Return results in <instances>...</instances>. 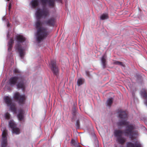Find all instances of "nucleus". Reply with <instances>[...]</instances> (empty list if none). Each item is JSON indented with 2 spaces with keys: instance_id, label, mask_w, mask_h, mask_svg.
Here are the masks:
<instances>
[{
  "instance_id": "f257e3e1",
  "label": "nucleus",
  "mask_w": 147,
  "mask_h": 147,
  "mask_svg": "<svg viewBox=\"0 0 147 147\" xmlns=\"http://www.w3.org/2000/svg\"><path fill=\"white\" fill-rule=\"evenodd\" d=\"M49 15V11L46 9H37L35 15L37 21L35 24V27L37 31L36 34V41L38 43L45 39L48 34L47 29L44 27H41L42 24L40 20L42 17L46 18Z\"/></svg>"
},
{
  "instance_id": "f03ea898",
  "label": "nucleus",
  "mask_w": 147,
  "mask_h": 147,
  "mask_svg": "<svg viewBox=\"0 0 147 147\" xmlns=\"http://www.w3.org/2000/svg\"><path fill=\"white\" fill-rule=\"evenodd\" d=\"M118 113L119 117L121 119V120L118 123V125L119 126L122 125L126 126V129L124 131L125 134L129 136V137L132 139L136 138L138 134V132L137 131L135 130L136 127L134 125L130 124L125 120V119L127 117L126 112L120 110Z\"/></svg>"
},
{
  "instance_id": "7ed1b4c3",
  "label": "nucleus",
  "mask_w": 147,
  "mask_h": 147,
  "mask_svg": "<svg viewBox=\"0 0 147 147\" xmlns=\"http://www.w3.org/2000/svg\"><path fill=\"white\" fill-rule=\"evenodd\" d=\"M24 79L20 75H17L16 76L11 77L9 80V84L11 86H13L16 84L18 88L24 89Z\"/></svg>"
},
{
  "instance_id": "20e7f679",
  "label": "nucleus",
  "mask_w": 147,
  "mask_h": 147,
  "mask_svg": "<svg viewBox=\"0 0 147 147\" xmlns=\"http://www.w3.org/2000/svg\"><path fill=\"white\" fill-rule=\"evenodd\" d=\"M16 39L18 44L16 45L15 48L16 50H18L21 59H22L23 56L25 54L24 52L25 49L22 48L20 44V43L22 42L25 41V38L22 35H19L17 36Z\"/></svg>"
},
{
  "instance_id": "39448f33",
  "label": "nucleus",
  "mask_w": 147,
  "mask_h": 147,
  "mask_svg": "<svg viewBox=\"0 0 147 147\" xmlns=\"http://www.w3.org/2000/svg\"><path fill=\"white\" fill-rule=\"evenodd\" d=\"M123 132L120 130L116 129L114 132V134L116 138V141L120 144L124 143L126 141V139L123 136Z\"/></svg>"
},
{
  "instance_id": "423d86ee",
  "label": "nucleus",
  "mask_w": 147,
  "mask_h": 147,
  "mask_svg": "<svg viewBox=\"0 0 147 147\" xmlns=\"http://www.w3.org/2000/svg\"><path fill=\"white\" fill-rule=\"evenodd\" d=\"M3 98L5 102L8 107H9L11 111L13 113H16V109L15 105L12 102L11 97L9 96H6L4 97Z\"/></svg>"
},
{
  "instance_id": "0eeeda50",
  "label": "nucleus",
  "mask_w": 147,
  "mask_h": 147,
  "mask_svg": "<svg viewBox=\"0 0 147 147\" xmlns=\"http://www.w3.org/2000/svg\"><path fill=\"white\" fill-rule=\"evenodd\" d=\"M2 133V141L1 142V147H9L7 145V131L5 128H3L1 129Z\"/></svg>"
},
{
  "instance_id": "6e6552de",
  "label": "nucleus",
  "mask_w": 147,
  "mask_h": 147,
  "mask_svg": "<svg viewBox=\"0 0 147 147\" xmlns=\"http://www.w3.org/2000/svg\"><path fill=\"white\" fill-rule=\"evenodd\" d=\"M9 125L10 127L12 129L13 133H15L16 134H20V130L19 128L16 127V125L13 121L10 120L9 121Z\"/></svg>"
},
{
  "instance_id": "1a4fd4ad",
  "label": "nucleus",
  "mask_w": 147,
  "mask_h": 147,
  "mask_svg": "<svg viewBox=\"0 0 147 147\" xmlns=\"http://www.w3.org/2000/svg\"><path fill=\"white\" fill-rule=\"evenodd\" d=\"M13 97L15 99L18 101L20 104H23L25 99L24 95H21L18 92H17L14 94Z\"/></svg>"
},
{
  "instance_id": "9d476101",
  "label": "nucleus",
  "mask_w": 147,
  "mask_h": 147,
  "mask_svg": "<svg viewBox=\"0 0 147 147\" xmlns=\"http://www.w3.org/2000/svg\"><path fill=\"white\" fill-rule=\"evenodd\" d=\"M49 65L53 73L56 75H57L58 71V69L56 66L55 61L53 60H51Z\"/></svg>"
},
{
  "instance_id": "9b49d317",
  "label": "nucleus",
  "mask_w": 147,
  "mask_h": 147,
  "mask_svg": "<svg viewBox=\"0 0 147 147\" xmlns=\"http://www.w3.org/2000/svg\"><path fill=\"white\" fill-rule=\"evenodd\" d=\"M42 5L45 6L47 3L50 7H53L55 4V0H40Z\"/></svg>"
},
{
  "instance_id": "f8f14e48",
  "label": "nucleus",
  "mask_w": 147,
  "mask_h": 147,
  "mask_svg": "<svg viewBox=\"0 0 147 147\" xmlns=\"http://www.w3.org/2000/svg\"><path fill=\"white\" fill-rule=\"evenodd\" d=\"M44 23L49 26H53L55 23V19L54 17L51 18L45 21Z\"/></svg>"
},
{
  "instance_id": "ddd939ff",
  "label": "nucleus",
  "mask_w": 147,
  "mask_h": 147,
  "mask_svg": "<svg viewBox=\"0 0 147 147\" xmlns=\"http://www.w3.org/2000/svg\"><path fill=\"white\" fill-rule=\"evenodd\" d=\"M127 147H142L140 142L136 141L134 143L128 142L127 144Z\"/></svg>"
},
{
  "instance_id": "4468645a",
  "label": "nucleus",
  "mask_w": 147,
  "mask_h": 147,
  "mask_svg": "<svg viewBox=\"0 0 147 147\" xmlns=\"http://www.w3.org/2000/svg\"><path fill=\"white\" fill-rule=\"evenodd\" d=\"M24 113L25 112L23 109H21L19 111V113L17 116L19 120L20 121H24Z\"/></svg>"
},
{
  "instance_id": "2eb2a0df",
  "label": "nucleus",
  "mask_w": 147,
  "mask_h": 147,
  "mask_svg": "<svg viewBox=\"0 0 147 147\" xmlns=\"http://www.w3.org/2000/svg\"><path fill=\"white\" fill-rule=\"evenodd\" d=\"M107 58V56L105 55L102 56L101 58V64L103 68H105L106 67V60Z\"/></svg>"
},
{
  "instance_id": "dca6fc26",
  "label": "nucleus",
  "mask_w": 147,
  "mask_h": 147,
  "mask_svg": "<svg viewBox=\"0 0 147 147\" xmlns=\"http://www.w3.org/2000/svg\"><path fill=\"white\" fill-rule=\"evenodd\" d=\"M38 5V2L37 0H32L30 3V5L32 8H34Z\"/></svg>"
},
{
  "instance_id": "f3484780",
  "label": "nucleus",
  "mask_w": 147,
  "mask_h": 147,
  "mask_svg": "<svg viewBox=\"0 0 147 147\" xmlns=\"http://www.w3.org/2000/svg\"><path fill=\"white\" fill-rule=\"evenodd\" d=\"M141 95L146 99L145 101V104L147 106V92L145 90L141 92Z\"/></svg>"
},
{
  "instance_id": "a211bd4d",
  "label": "nucleus",
  "mask_w": 147,
  "mask_h": 147,
  "mask_svg": "<svg viewBox=\"0 0 147 147\" xmlns=\"http://www.w3.org/2000/svg\"><path fill=\"white\" fill-rule=\"evenodd\" d=\"M13 43V40L12 39H11L9 42L8 44V51L9 52H10L11 50L12 47V44Z\"/></svg>"
},
{
  "instance_id": "6ab92c4d",
  "label": "nucleus",
  "mask_w": 147,
  "mask_h": 147,
  "mask_svg": "<svg viewBox=\"0 0 147 147\" xmlns=\"http://www.w3.org/2000/svg\"><path fill=\"white\" fill-rule=\"evenodd\" d=\"M84 82V80L83 78H81L78 79L77 82V85L78 86L82 85Z\"/></svg>"
},
{
  "instance_id": "aec40b11",
  "label": "nucleus",
  "mask_w": 147,
  "mask_h": 147,
  "mask_svg": "<svg viewBox=\"0 0 147 147\" xmlns=\"http://www.w3.org/2000/svg\"><path fill=\"white\" fill-rule=\"evenodd\" d=\"M71 143L72 145L75 147H79V143L77 142L76 140H75L73 139L71 141Z\"/></svg>"
},
{
  "instance_id": "412c9836",
  "label": "nucleus",
  "mask_w": 147,
  "mask_h": 147,
  "mask_svg": "<svg viewBox=\"0 0 147 147\" xmlns=\"http://www.w3.org/2000/svg\"><path fill=\"white\" fill-rule=\"evenodd\" d=\"M108 14L106 13H104L101 15L100 19L101 20H103L108 19Z\"/></svg>"
},
{
  "instance_id": "4be33fe9",
  "label": "nucleus",
  "mask_w": 147,
  "mask_h": 147,
  "mask_svg": "<svg viewBox=\"0 0 147 147\" xmlns=\"http://www.w3.org/2000/svg\"><path fill=\"white\" fill-rule=\"evenodd\" d=\"M113 102V99L112 98H109L108 99L107 102V106L110 107L111 105Z\"/></svg>"
},
{
  "instance_id": "5701e85b",
  "label": "nucleus",
  "mask_w": 147,
  "mask_h": 147,
  "mask_svg": "<svg viewBox=\"0 0 147 147\" xmlns=\"http://www.w3.org/2000/svg\"><path fill=\"white\" fill-rule=\"evenodd\" d=\"M113 64L115 65H120L122 66H124V65L122 62L118 61H115L113 62Z\"/></svg>"
},
{
  "instance_id": "b1692460",
  "label": "nucleus",
  "mask_w": 147,
  "mask_h": 147,
  "mask_svg": "<svg viewBox=\"0 0 147 147\" xmlns=\"http://www.w3.org/2000/svg\"><path fill=\"white\" fill-rule=\"evenodd\" d=\"M5 117L6 119H9L10 118V115L8 113H6L5 115Z\"/></svg>"
},
{
  "instance_id": "393cba45",
  "label": "nucleus",
  "mask_w": 147,
  "mask_h": 147,
  "mask_svg": "<svg viewBox=\"0 0 147 147\" xmlns=\"http://www.w3.org/2000/svg\"><path fill=\"white\" fill-rule=\"evenodd\" d=\"M14 71L15 73H18L19 72V70L17 69H15L14 70Z\"/></svg>"
},
{
  "instance_id": "a878e982",
  "label": "nucleus",
  "mask_w": 147,
  "mask_h": 147,
  "mask_svg": "<svg viewBox=\"0 0 147 147\" xmlns=\"http://www.w3.org/2000/svg\"><path fill=\"white\" fill-rule=\"evenodd\" d=\"M86 75L88 76H89V72L87 71H86Z\"/></svg>"
},
{
  "instance_id": "bb28decb",
  "label": "nucleus",
  "mask_w": 147,
  "mask_h": 147,
  "mask_svg": "<svg viewBox=\"0 0 147 147\" xmlns=\"http://www.w3.org/2000/svg\"><path fill=\"white\" fill-rule=\"evenodd\" d=\"M11 8V3H9V10L10 11Z\"/></svg>"
},
{
  "instance_id": "cd10ccee",
  "label": "nucleus",
  "mask_w": 147,
  "mask_h": 147,
  "mask_svg": "<svg viewBox=\"0 0 147 147\" xmlns=\"http://www.w3.org/2000/svg\"><path fill=\"white\" fill-rule=\"evenodd\" d=\"M6 18L5 16H3L2 18V20L3 21L5 20H6Z\"/></svg>"
},
{
  "instance_id": "c85d7f7f",
  "label": "nucleus",
  "mask_w": 147,
  "mask_h": 147,
  "mask_svg": "<svg viewBox=\"0 0 147 147\" xmlns=\"http://www.w3.org/2000/svg\"><path fill=\"white\" fill-rule=\"evenodd\" d=\"M7 27H9L10 26V24L8 22H7Z\"/></svg>"
},
{
  "instance_id": "c756f323",
  "label": "nucleus",
  "mask_w": 147,
  "mask_h": 147,
  "mask_svg": "<svg viewBox=\"0 0 147 147\" xmlns=\"http://www.w3.org/2000/svg\"><path fill=\"white\" fill-rule=\"evenodd\" d=\"M9 32H8L7 34V38H8L9 37Z\"/></svg>"
},
{
  "instance_id": "7c9ffc66",
  "label": "nucleus",
  "mask_w": 147,
  "mask_h": 147,
  "mask_svg": "<svg viewBox=\"0 0 147 147\" xmlns=\"http://www.w3.org/2000/svg\"><path fill=\"white\" fill-rule=\"evenodd\" d=\"M6 1H9V0H5Z\"/></svg>"
},
{
  "instance_id": "2f4dec72",
  "label": "nucleus",
  "mask_w": 147,
  "mask_h": 147,
  "mask_svg": "<svg viewBox=\"0 0 147 147\" xmlns=\"http://www.w3.org/2000/svg\"><path fill=\"white\" fill-rule=\"evenodd\" d=\"M78 121H77V123H78Z\"/></svg>"
}]
</instances>
